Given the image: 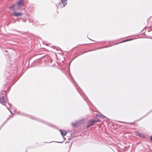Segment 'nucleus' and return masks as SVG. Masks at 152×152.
Masks as SVG:
<instances>
[{
  "label": "nucleus",
  "mask_w": 152,
  "mask_h": 152,
  "mask_svg": "<svg viewBox=\"0 0 152 152\" xmlns=\"http://www.w3.org/2000/svg\"><path fill=\"white\" fill-rule=\"evenodd\" d=\"M5 92H4V93H1V94H5Z\"/></svg>",
  "instance_id": "nucleus-13"
},
{
  "label": "nucleus",
  "mask_w": 152,
  "mask_h": 152,
  "mask_svg": "<svg viewBox=\"0 0 152 152\" xmlns=\"http://www.w3.org/2000/svg\"><path fill=\"white\" fill-rule=\"evenodd\" d=\"M26 21V20H24L23 19V22H25Z\"/></svg>",
  "instance_id": "nucleus-14"
},
{
  "label": "nucleus",
  "mask_w": 152,
  "mask_h": 152,
  "mask_svg": "<svg viewBox=\"0 0 152 152\" xmlns=\"http://www.w3.org/2000/svg\"><path fill=\"white\" fill-rule=\"evenodd\" d=\"M96 115L97 116H98V115H97V114H96Z\"/></svg>",
  "instance_id": "nucleus-16"
},
{
  "label": "nucleus",
  "mask_w": 152,
  "mask_h": 152,
  "mask_svg": "<svg viewBox=\"0 0 152 152\" xmlns=\"http://www.w3.org/2000/svg\"><path fill=\"white\" fill-rule=\"evenodd\" d=\"M61 3L63 4V7H65L67 4V0H61Z\"/></svg>",
  "instance_id": "nucleus-6"
},
{
  "label": "nucleus",
  "mask_w": 152,
  "mask_h": 152,
  "mask_svg": "<svg viewBox=\"0 0 152 152\" xmlns=\"http://www.w3.org/2000/svg\"><path fill=\"white\" fill-rule=\"evenodd\" d=\"M7 104H6V106L7 107L8 110H9V108L11 107V105L9 103H8L7 104L8 105H7Z\"/></svg>",
  "instance_id": "nucleus-8"
},
{
  "label": "nucleus",
  "mask_w": 152,
  "mask_h": 152,
  "mask_svg": "<svg viewBox=\"0 0 152 152\" xmlns=\"http://www.w3.org/2000/svg\"><path fill=\"white\" fill-rule=\"evenodd\" d=\"M10 112L11 113V114H12V112H11V111L10 110Z\"/></svg>",
  "instance_id": "nucleus-15"
},
{
  "label": "nucleus",
  "mask_w": 152,
  "mask_h": 152,
  "mask_svg": "<svg viewBox=\"0 0 152 152\" xmlns=\"http://www.w3.org/2000/svg\"><path fill=\"white\" fill-rule=\"evenodd\" d=\"M151 29L152 30V28Z\"/></svg>",
  "instance_id": "nucleus-17"
},
{
  "label": "nucleus",
  "mask_w": 152,
  "mask_h": 152,
  "mask_svg": "<svg viewBox=\"0 0 152 152\" xmlns=\"http://www.w3.org/2000/svg\"><path fill=\"white\" fill-rule=\"evenodd\" d=\"M12 15L14 16L18 17L19 16L22 15V13L20 12H15L13 13Z\"/></svg>",
  "instance_id": "nucleus-4"
},
{
  "label": "nucleus",
  "mask_w": 152,
  "mask_h": 152,
  "mask_svg": "<svg viewBox=\"0 0 152 152\" xmlns=\"http://www.w3.org/2000/svg\"><path fill=\"white\" fill-rule=\"evenodd\" d=\"M132 40L131 39H126V40H125L123 41L122 42H126V41H129V40Z\"/></svg>",
  "instance_id": "nucleus-10"
},
{
  "label": "nucleus",
  "mask_w": 152,
  "mask_h": 152,
  "mask_svg": "<svg viewBox=\"0 0 152 152\" xmlns=\"http://www.w3.org/2000/svg\"><path fill=\"white\" fill-rule=\"evenodd\" d=\"M74 126L75 127H76L77 126L76 124V123H74L73 124Z\"/></svg>",
  "instance_id": "nucleus-11"
},
{
  "label": "nucleus",
  "mask_w": 152,
  "mask_h": 152,
  "mask_svg": "<svg viewBox=\"0 0 152 152\" xmlns=\"http://www.w3.org/2000/svg\"><path fill=\"white\" fill-rule=\"evenodd\" d=\"M15 5H14V4H13L9 8V9H12V8H13L14 7Z\"/></svg>",
  "instance_id": "nucleus-9"
},
{
  "label": "nucleus",
  "mask_w": 152,
  "mask_h": 152,
  "mask_svg": "<svg viewBox=\"0 0 152 152\" xmlns=\"http://www.w3.org/2000/svg\"><path fill=\"white\" fill-rule=\"evenodd\" d=\"M5 100L4 99V97L2 95V97H0V102L2 104H3L5 102Z\"/></svg>",
  "instance_id": "nucleus-2"
},
{
  "label": "nucleus",
  "mask_w": 152,
  "mask_h": 152,
  "mask_svg": "<svg viewBox=\"0 0 152 152\" xmlns=\"http://www.w3.org/2000/svg\"><path fill=\"white\" fill-rule=\"evenodd\" d=\"M150 138L151 141L152 142V136H151Z\"/></svg>",
  "instance_id": "nucleus-12"
},
{
  "label": "nucleus",
  "mask_w": 152,
  "mask_h": 152,
  "mask_svg": "<svg viewBox=\"0 0 152 152\" xmlns=\"http://www.w3.org/2000/svg\"><path fill=\"white\" fill-rule=\"evenodd\" d=\"M99 121V120L98 119H92L90 120L88 122L87 126V128H88L90 126L94 125V123Z\"/></svg>",
  "instance_id": "nucleus-1"
},
{
  "label": "nucleus",
  "mask_w": 152,
  "mask_h": 152,
  "mask_svg": "<svg viewBox=\"0 0 152 152\" xmlns=\"http://www.w3.org/2000/svg\"><path fill=\"white\" fill-rule=\"evenodd\" d=\"M60 132L62 136H65L67 133V132L66 131L64 130H62L61 129H60Z\"/></svg>",
  "instance_id": "nucleus-3"
},
{
  "label": "nucleus",
  "mask_w": 152,
  "mask_h": 152,
  "mask_svg": "<svg viewBox=\"0 0 152 152\" xmlns=\"http://www.w3.org/2000/svg\"><path fill=\"white\" fill-rule=\"evenodd\" d=\"M136 134L140 137L142 138H144L145 137L144 135L143 134H142L140 133L139 132H137L136 133Z\"/></svg>",
  "instance_id": "nucleus-5"
},
{
  "label": "nucleus",
  "mask_w": 152,
  "mask_h": 152,
  "mask_svg": "<svg viewBox=\"0 0 152 152\" xmlns=\"http://www.w3.org/2000/svg\"><path fill=\"white\" fill-rule=\"evenodd\" d=\"M23 0H19L17 3L18 6V7H19L21 6L22 4L23 3Z\"/></svg>",
  "instance_id": "nucleus-7"
}]
</instances>
